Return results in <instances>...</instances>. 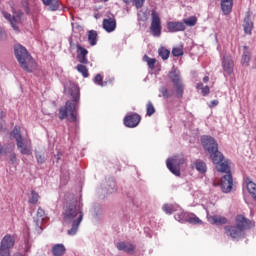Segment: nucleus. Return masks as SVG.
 <instances>
[{"label": "nucleus", "instance_id": "obj_1", "mask_svg": "<svg viewBox=\"0 0 256 256\" xmlns=\"http://www.w3.org/2000/svg\"><path fill=\"white\" fill-rule=\"evenodd\" d=\"M63 215L66 225H72L71 229L68 230V235H76L84 217L83 204L78 202L68 204Z\"/></svg>", "mask_w": 256, "mask_h": 256}, {"label": "nucleus", "instance_id": "obj_2", "mask_svg": "<svg viewBox=\"0 0 256 256\" xmlns=\"http://www.w3.org/2000/svg\"><path fill=\"white\" fill-rule=\"evenodd\" d=\"M72 100L66 101L64 106H61L59 109V119L63 121L68 119L70 123H77V114H75V109H77V101H79L80 92L79 87L73 86L70 92Z\"/></svg>", "mask_w": 256, "mask_h": 256}, {"label": "nucleus", "instance_id": "obj_3", "mask_svg": "<svg viewBox=\"0 0 256 256\" xmlns=\"http://www.w3.org/2000/svg\"><path fill=\"white\" fill-rule=\"evenodd\" d=\"M201 141L203 148L209 153L210 159H212V163H214L216 167L223 165V163L229 164V160L223 162V153L219 152V144H217V141H215L213 137L204 136Z\"/></svg>", "mask_w": 256, "mask_h": 256}, {"label": "nucleus", "instance_id": "obj_4", "mask_svg": "<svg viewBox=\"0 0 256 256\" xmlns=\"http://www.w3.org/2000/svg\"><path fill=\"white\" fill-rule=\"evenodd\" d=\"M14 53L20 67H22L24 71L32 73V71L37 69V62H35L33 56L29 54V51H27V48H25L23 45H16L14 47Z\"/></svg>", "mask_w": 256, "mask_h": 256}, {"label": "nucleus", "instance_id": "obj_5", "mask_svg": "<svg viewBox=\"0 0 256 256\" xmlns=\"http://www.w3.org/2000/svg\"><path fill=\"white\" fill-rule=\"evenodd\" d=\"M10 135L15 139L17 149L20 151L21 155H33V144L31 139L23 138L21 135V127L15 126Z\"/></svg>", "mask_w": 256, "mask_h": 256}, {"label": "nucleus", "instance_id": "obj_6", "mask_svg": "<svg viewBox=\"0 0 256 256\" xmlns=\"http://www.w3.org/2000/svg\"><path fill=\"white\" fill-rule=\"evenodd\" d=\"M216 169L219 173H226L220 181L222 192L231 193V191H233V175H231V166H229V162H224L216 166Z\"/></svg>", "mask_w": 256, "mask_h": 256}, {"label": "nucleus", "instance_id": "obj_7", "mask_svg": "<svg viewBox=\"0 0 256 256\" xmlns=\"http://www.w3.org/2000/svg\"><path fill=\"white\" fill-rule=\"evenodd\" d=\"M185 163V156L183 154L176 155L172 158H169L166 162L167 168L169 171L176 175V177H181V165Z\"/></svg>", "mask_w": 256, "mask_h": 256}, {"label": "nucleus", "instance_id": "obj_8", "mask_svg": "<svg viewBox=\"0 0 256 256\" xmlns=\"http://www.w3.org/2000/svg\"><path fill=\"white\" fill-rule=\"evenodd\" d=\"M151 24H150V33L153 37H161V31L163 26H161V17L157 11H151Z\"/></svg>", "mask_w": 256, "mask_h": 256}, {"label": "nucleus", "instance_id": "obj_9", "mask_svg": "<svg viewBox=\"0 0 256 256\" xmlns=\"http://www.w3.org/2000/svg\"><path fill=\"white\" fill-rule=\"evenodd\" d=\"M13 247H15V238L10 234L5 235L0 242V253L11 255Z\"/></svg>", "mask_w": 256, "mask_h": 256}, {"label": "nucleus", "instance_id": "obj_10", "mask_svg": "<svg viewBox=\"0 0 256 256\" xmlns=\"http://www.w3.org/2000/svg\"><path fill=\"white\" fill-rule=\"evenodd\" d=\"M236 225L242 231H247V229H252V227H255V222L240 214L236 216Z\"/></svg>", "mask_w": 256, "mask_h": 256}, {"label": "nucleus", "instance_id": "obj_11", "mask_svg": "<svg viewBox=\"0 0 256 256\" xmlns=\"http://www.w3.org/2000/svg\"><path fill=\"white\" fill-rule=\"evenodd\" d=\"M2 15H3V17H5L7 19V21H9V23L11 24L14 31H19L18 25H19V23H21V17H22L21 13L11 16V14H9V12L3 10Z\"/></svg>", "mask_w": 256, "mask_h": 256}, {"label": "nucleus", "instance_id": "obj_12", "mask_svg": "<svg viewBox=\"0 0 256 256\" xmlns=\"http://www.w3.org/2000/svg\"><path fill=\"white\" fill-rule=\"evenodd\" d=\"M76 53L77 59L81 65H89V59H87V55H89V50L83 48L81 44H76Z\"/></svg>", "mask_w": 256, "mask_h": 256}, {"label": "nucleus", "instance_id": "obj_13", "mask_svg": "<svg viewBox=\"0 0 256 256\" xmlns=\"http://www.w3.org/2000/svg\"><path fill=\"white\" fill-rule=\"evenodd\" d=\"M224 231L228 237H232V239H241L244 235V231L236 226H225Z\"/></svg>", "mask_w": 256, "mask_h": 256}, {"label": "nucleus", "instance_id": "obj_14", "mask_svg": "<svg viewBox=\"0 0 256 256\" xmlns=\"http://www.w3.org/2000/svg\"><path fill=\"white\" fill-rule=\"evenodd\" d=\"M141 123V115L133 113L124 118L125 127L134 128Z\"/></svg>", "mask_w": 256, "mask_h": 256}, {"label": "nucleus", "instance_id": "obj_15", "mask_svg": "<svg viewBox=\"0 0 256 256\" xmlns=\"http://www.w3.org/2000/svg\"><path fill=\"white\" fill-rule=\"evenodd\" d=\"M102 27L106 33H113L117 29V19H115V16L103 19Z\"/></svg>", "mask_w": 256, "mask_h": 256}, {"label": "nucleus", "instance_id": "obj_16", "mask_svg": "<svg viewBox=\"0 0 256 256\" xmlns=\"http://www.w3.org/2000/svg\"><path fill=\"white\" fill-rule=\"evenodd\" d=\"M222 67L224 73H226L227 75H231V73H233V59H231V56L223 57Z\"/></svg>", "mask_w": 256, "mask_h": 256}, {"label": "nucleus", "instance_id": "obj_17", "mask_svg": "<svg viewBox=\"0 0 256 256\" xmlns=\"http://www.w3.org/2000/svg\"><path fill=\"white\" fill-rule=\"evenodd\" d=\"M118 251H124L125 253H128L129 255H133L135 253V245L129 243V242H119L116 245Z\"/></svg>", "mask_w": 256, "mask_h": 256}, {"label": "nucleus", "instance_id": "obj_18", "mask_svg": "<svg viewBox=\"0 0 256 256\" xmlns=\"http://www.w3.org/2000/svg\"><path fill=\"white\" fill-rule=\"evenodd\" d=\"M167 29L170 33L185 31V24L183 22H168Z\"/></svg>", "mask_w": 256, "mask_h": 256}, {"label": "nucleus", "instance_id": "obj_19", "mask_svg": "<svg viewBox=\"0 0 256 256\" xmlns=\"http://www.w3.org/2000/svg\"><path fill=\"white\" fill-rule=\"evenodd\" d=\"M220 5L224 15H231L233 11V0H221Z\"/></svg>", "mask_w": 256, "mask_h": 256}, {"label": "nucleus", "instance_id": "obj_20", "mask_svg": "<svg viewBox=\"0 0 256 256\" xmlns=\"http://www.w3.org/2000/svg\"><path fill=\"white\" fill-rule=\"evenodd\" d=\"M209 223L212 225H227V218L224 216H219V215H212L208 217Z\"/></svg>", "mask_w": 256, "mask_h": 256}, {"label": "nucleus", "instance_id": "obj_21", "mask_svg": "<svg viewBox=\"0 0 256 256\" xmlns=\"http://www.w3.org/2000/svg\"><path fill=\"white\" fill-rule=\"evenodd\" d=\"M192 169H196L198 173H201L203 175L207 173V164L203 160H196L192 164Z\"/></svg>", "mask_w": 256, "mask_h": 256}, {"label": "nucleus", "instance_id": "obj_22", "mask_svg": "<svg viewBox=\"0 0 256 256\" xmlns=\"http://www.w3.org/2000/svg\"><path fill=\"white\" fill-rule=\"evenodd\" d=\"M243 29L246 35H251V31H253V21H251V16L246 15L243 22Z\"/></svg>", "mask_w": 256, "mask_h": 256}, {"label": "nucleus", "instance_id": "obj_23", "mask_svg": "<svg viewBox=\"0 0 256 256\" xmlns=\"http://www.w3.org/2000/svg\"><path fill=\"white\" fill-rule=\"evenodd\" d=\"M88 43L91 47H95L97 45V41H99V35L96 30H89L87 33Z\"/></svg>", "mask_w": 256, "mask_h": 256}, {"label": "nucleus", "instance_id": "obj_24", "mask_svg": "<svg viewBox=\"0 0 256 256\" xmlns=\"http://www.w3.org/2000/svg\"><path fill=\"white\" fill-rule=\"evenodd\" d=\"M43 5L49 7L50 11L59 10V0H42Z\"/></svg>", "mask_w": 256, "mask_h": 256}, {"label": "nucleus", "instance_id": "obj_25", "mask_svg": "<svg viewBox=\"0 0 256 256\" xmlns=\"http://www.w3.org/2000/svg\"><path fill=\"white\" fill-rule=\"evenodd\" d=\"M250 61H251V52L249 51V47L244 46V53L242 55V65L244 67H249Z\"/></svg>", "mask_w": 256, "mask_h": 256}, {"label": "nucleus", "instance_id": "obj_26", "mask_svg": "<svg viewBox=\"0 0 256 256\" xmlns=\"http://www.w3.org/2000/svg\"><path fill=\"white\" fill-rule=\"evenodd\" d=\"M65 251H67V250L65 249V245H63V244H55L52 247V254L54 256H63V255H65Z\"/></svg>", "mask_w": 256, "mask_h": 256}, {"label": "nucleus", "instance_id": "obj_27", "mask_svg": "<svg viewBox=\"0 0 256 256\" xmlns=\"http://www.w3.org/2000/svg\"><path fill=\"white\" fill-rule=\"evenodd\" d=\"M114 79L110 78L107 81H103V76L101 74H97L94 77V83L99 85L100 87H105L108 83H113Z\"/></svg>", "mask_w": 256, "mask_h": 256}, {"label": "nucleus", "instance_id": "obj_28", "mask_svg": "<svg viewBox=\"0 0 256 256\" xmlns=\"http://www.w3.org/2000/svg\"><path fill=\"white\" fill-rule=\"evenodd\" d=\"M169 79H171L172 83H174V85H179L181 83H183L181 81V75L179 73H177L176 71H171L168 74Z\"/></svg>", "mask_w": 256, "mask_h": 256}, {"label": "nucleus", "instance_id": "obj_29", "mask_svg": "<svg viewBox=\"0 0 256 256\" xmlns=\"http://www.w3.org/2000/svg\"><path fill=\"white\" fill-rule=\"evenodd\" d=\"M76 69H77L78 73H81V75L84 77V79H87V77H89V69H87V66H85L83 64H78L76 66Z\"/></svg>", "mask_w": 256, "mask_h": 256}, {"label": "nucleus", "instance_id": "obj_30", "mask_svg": "<svg viewBox=\"0 0 256 256\" xmlns=\"http://www.w3.org/2000/svg\"><path fill=\"white\" fill-rule=\"evenodd\" d=\"M144 63H147L149 69H155V64L157 63V59L150 58L148 55L143 56Z\"/></svg>", "mask_w": 256, "mask_h": 256}, {"label": "nucleus", "instance_id": "obj_31", "mask_svg": "<svg viewBox=\"0 0 256 256\" xmlns=\"http://www.w3.org/2000/svg\"><path fill=\"white\" fill-rule=\"evenodd\" d=\"M187 221L191 224V225H203V221L200 220L199 217H197V215L192 214L191 216H189L187 218Z\"/></svg>", "mask_w": 256, "mask_h": 256}, {"label": "nucleus", "instance_id": "obj_32", "mask_svg": "<svg viewBox=\"0 0 256 256\" xmlns=\"http://www.w3.org/2000/svg\"><path fill=\"white\" fill-rule=\"evenodd\" d=\"M28 201L32 205H37L39 203V193H37L35 190H32Z\"/></svg>", "mask_w": 256, "mask_h": 256}, {"label": "nucleus", "instance_id": "obj_33", "mask_svg": "<svg viewBox=\"0 0 256 256\" xmlns=\"http://www.w3.org/2000/svg\"><path fill=\"white\" fill-rule=\"evenodd\" d=\"M158 54L161 57V59H163V61H167V59H169V56L171 55V51H169L166 48H160L158 50Z\"/></svg>", "mask_w": 256, "mask_h": 256}, {"label": "nucleus", "instance_id": "obj_34", "mask_svg": "<svg viewBox=\"0 0 256 256\" xmlns=\"http://www.w3.org/2000/svg\"><path fill=\"white\" fill-rule=\"evenodd\" d=\"M196 89L201 90L203 97H207V95H209V93H211L209 86H204L203 83H198L196 85Z\"/></svg>", "mask_w": 256, "mask_h": 256}, {"label": "nucleus", "instance_id": "obj_35", "mask_svg": "<svg viewBox=\"0 0 256 256\" xmlns=\"http://www.w3.org/2000/svg\"><path fill=\"white\" fill-rule=\"evenodd\" d=\"M183 23L188 27H195L197 25V17L192 16L183 20Z\"/></svg>", "mask_w": 256, "mask_h": 256}, {"label": "nucleus", "instance_id": "obj_36", "mask_svg": "<svg viewBox=\"0 0 256 256\" xmlns=\"http://www.w3.org/2000/svg\"><path fill=\"white\" fill-rule=\"evenodd\" d=\"M175 87H176V97H178V99H181L185 91V86L183 85V83H180V84H176Z\"/></svg>", "mask_w": 256, "mask_h": 256}, {"label": "nucleus", "instance_id": "obj_37", "mask_svg": "<svg viewBox=\"0 0 256 256\" xmlns=\"http://www.w3.org/2000/svg\"><path fill=\"white\" fill-rule=\"evenodd\" d=\"M155 114V106L153 105V102L149 101L146 105V115L148 117H151Z\"/></svg>", "mask_w": 256, "mask_h": 256}, {"label": "nucleus", "instance_id": "obj_38", "mask_svg": "<svg viewBox=\"0 0 256 256\" xmlns=\"http://www.w3.org/2000/svg\"><path fill=\"white\" fill-rule=\"evenodd\" d=\"M36 217H37V225H39V221H45V210L39 207L36 213Z\"/></svg>", "mask_w": 256, "mask_h": 256}, {"label": "nucleus", "instance_id": "obj_39", "mask_svg": "<svg viewBox=\"0 0 256 256\" xmlns=\"http://www.w3.org/2000/svg\"><path fill=\"white\" fill-rule=\"evenodd\" d=\"M160 93L164 99H169V97H173V92H169V89L165 87L160 88Z\"/></svg>", "mask_w": 256, "mask_h": 256}, {"label": "nucleus", "instance_id": "obj_40", "mask_svg": "<svg viewBox=\"0 0 256 256\" xmlns=\"http://www.w3.org/2000/svg\"><path fill=\"white\" fill-rule=\"evenodd\" d=\"M162 209L167 215H171V213H174L175 211V206H173V204H164Z\"/></svg>", "mask_w": 256, "mask_h": 256}, {"label": "nucleus", "instance_id": "obj_41", "mask_svg": "<svg viewBox=\"0 0 256 256\" xmlns=\"http://www.w3.org/2000/svg\"><path fill=\"white\" fill-rule=\"evenodd\" d=\"M172 55L174 57H182L183 55V48L182 47H176L172 49Z\"/></svg>", "mask_w": 256, "mask_h": 256}, {"label": "nucleus", "instance_id": "obj_42", "mask_svg": "<svg viewBox=\"0 0 256 256\" xmlns=\"http://www.w3.org/2000/svg\"><path fill=\"white\" fill-rule=\"evenodd\" d=\"M133 4L135 5L136 9H141L143 5H145V0H133Z\"/></svg>", "mask_w": 256, "mask_h": 256}, {"label": "nucleus", "instance_id": "obj_43", "mask_svg": "<svg viewBox=\"0 0 256 256\" xmlns=\"http://www.w3.org/2000/svg\"><path fill=\"white\" fill-rule=\"evenodd\" d=\"M36 160H37V163L43 164V163H45V156H43L41 154H36Z\"/></svg>", "mask_w": 256, "mask_h": 256}, {"label": "nucleus", "instance_id": "obj_44", "mask_svg": "<svg viewBox=\"0 0 256 256\" xmlns=\"http://www.w3.org/2000/svg\"><path fill=\"white\" fill-rule=\"evenodd\" d=\"M183 217H185V214L183 212L176 214L175 219L176 221H183Z\"/></svg>", "mask_w": 256, "mask_h": 256}, {"label": "nucleus", "instance_id": "obj_45", "mask_svg": "<svg viewBox=\"0 0 256 256\" xmlns=\"http://www.w3.org/2000/svg\"><path fill=\"white\" fill-rule=\"evenodd\" d=\"M219 105V100H212L209 104L210 109H213V107H217Z\"/></svg>", "mask_w": 256, "mask_h": 256}, {"label": "nucleus", "instance_id": "obj_46", "mask_svg": "<svg viewBox=\"0 0 256 256\" xmlns=\"http://www.w3.org/2000/svg\"><path fill=\"white\" fill-rule=\"evenodd\" d=\"M10 161L12 164L17 163V154L13 153L10 155Z\"/></svg>", "mask_w": 256, "mask_h": 256}, {"label": "nucleus", "instance_id": "obj_47", "mask_svg": "<svg viewBox=\"0 0 256 256\" xmlns=\"http://www.w3.org/2000/svg\"><path fill=\"white\" fill-rule=\"evenodd\" d=\"M7 37V35L5 34V30H3V28L0 27V41L1 39H5Z\"/></svg>", "mask_w": 256, "mask_h": 256}, {"label": "nucleus", "instance_id": "obj_48", "mask_svg": "<svg viewBox=\"0 0 256 256\" xmlns=\"http://www.w3.org/2000/svg\"><path fill=\"white\" fill-rule=\"evenodd\" d=\"M203 82H204V83H209V76H205V77L203 78Z\"/></svg>", "mask_w": 256, "mask_h": 256}, {"label": "nucleus", "instance_id": "obj_49", "mask_svg": "<svg viewBox=\"0 0 256 256\" xmlns=\"http://www.w3.org/2000/svg\"><path fill=\"white\" fill-rule=\"evenodd\" d=\"M5 117V112L1 111L0 112V119H3Z\"/></svg>", "mask_w": 256, "mask_h": 256}, {"label": "nucleus", "instance_id": "obj_50", "mask_svg": "<svg viewBox=\"0 0 256 256\" xmlns=\"http://www.w3.org/2000/svg\"><path fill=\"white\" fill-rule=\"evenodd\" d=\"M3 154V145L0 143V155Z\"/></svg>", "mask_w": 256, "mask_h": 256}, {"label": "nucleus", "instance_id": "obj_51", "mask_svg": "<svg viewBox=\"0 0 256 256\" xmlns=\"http://www.w3.org/2000/svg\"><path fill=\"white\" fill-rule=\"evenodd\" d=\"M125 3H126V5H129V3H131V0H123Z\"/></svg>", "mask_w": 256, "mask_h": 256}, {"label": "nucleus", "instance_id": "obj_52", "mask_svg": "<svg viewBox=\"0 0 256 256\" xmlns=\"http://www.w3.org/2000/svg\"><path fill=\"white\" fill-rule=\"evenodd\" d=\"M108 191H109V193H113L115 191V188H112V190L108 189Z\"/></svg>", "mask_w": 256, "mask_h": 256}, {"label": "nucleus", "instance_id": "obj_53", "mask_svg": "<svg viewBox=\"0 0 256 256\" xmlns=\"http://www.w3.org/2000/svg\"><path fill=\"white\" fill-rule=\"evenodd\" d=\"M26 13L29 15V7L26 8Z\"/></svg>", "mask_w": 256, "mask_h": 256}, {"label": "nucleus", "instance_id": "obj_54", "mask_svg": "<svg viewBox=\"0 0 256 256\" xmlns=\"http://www.w3.org/2000/svg\"><path fill=\"white\" fill-rule=\"evenodd\" d=\"M101 1H103V3H107V1H109V0H101Z\"/></svg>", "mask_w": 256, "mask_h": 256}, {"label": "nucleus", "instance_id": "obj_55", "mask_svg": "<svg viewBox=\"0 0 256 256\" xmlns=\"http://www.w3.org/2000/svg\"><path fill=\"white\" fill-rule=\"evenodd\" d=\"M112 187H115V183L114 182H112Z\"/></svg>", "mask_w": 256, "mask_h": 256}]
</instances>
